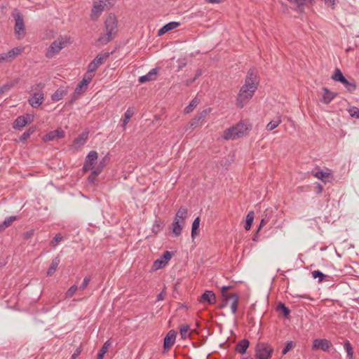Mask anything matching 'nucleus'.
<instances>
[{"label": "nucleus", "mask_w": 359, "mask_h": 359, "mask_svg": "<svg viewBox=\"0 0 359 359\" xmlns=\"http://www.w3.org/2000/svg\"><path fill=\"white\" fill-rule=\"evenodd\" d=\"M259 83V77L254 69H250L236 97V106L242 109L252 99Z\"/></svg>", "instance_id": "f257e3e1"}, {"label": "nucleus", "mask_w": 359, "mask_h": 359, "mask_svg": "<svg viewBox=\"0 0 359 359\" xmlns=\"http://www.w3.org/2000/svg\"><path fill=\"white\" fill-rule=\"evenodd\" d=\"M104 27L106 34H101L97 40V42L101 45L107 44L111 41L117 34L118 21L114 15L111 13L107 17L104 21Z\"/></svg>", "instance_id": "f03ea898"}, {"label": "nucleus", "mask_w": 359, "mask_h": 359, "mask_svg": "<svg viewBox=\"0 0 359 359\" xmlns=\"http://www.w3.org/2000/svg\"><path fill=\"white\" fill-rule=\"evenodd\" d=\"M70 43V39L67 37H59L55 40L46 52L47 58H52L57 54L62 48Z\"/></svg>", "instance_id": "7ed1b4c3"}, {"label": "nucleus", "mask_w": 359, "mask_h": 359, "mask_svg": "<svg viewBox=\"0 0 359 359\" xmlns=\"http://www.w3.org/2000/svg\"><path fill=\"white\" fill-rule=\"evenodd\" d=\"M114 3V0H95L90 15L92 20H97L102 12L108 8V6H111Z\"/></svg>", "instance_id": "20e7f679"}, {"label": "nucleus", "mask_w": 359, "mask_h": 359, "mask_svg": "<svg viewBox=\"0 0 359 359\" xmlns=\"http://www.w3.org/2000/svg\"><path fill=\"white\" fill-rule=\"evenodd\" d=\"M248 130V127L243 123H238L224 130L223 138L224 140H234L243 137Z\"/></svg>", "instance_id": "39448f33"}, {"label": "nucleus", "mask_w": 359, "mask_h": 359, "mask_svg": "<svg viewBox=\"0 0 359 359\" xmlns=\"http://www.w3.org/2000/svg\"><path fill=\"white\" fill-rule=\"evenodd\" d=\"M273 348L266 342H259L255 348L256 359H271L273 353Z\"/></svg>", "instance_id": "423d86ee"}, {"label": "nucleus", "mask_w": 359, "mask_h": 359, "mask_svg": "<svg viewBox=\"0 0 359 359\" xmlns=\"http://www.w3.org/2000/svg\"><path fill=\"white\" fill-rule=\"evenodd\" d=\"M110 53L106 52L103 54L97 55L88 66L87 74H90L95 72L97 68L104 63V62L109 57Z\"/></svg>", "instance_id": "0eeeda50"}, {"label": "nucleus", "mask_w": 359, "mask_h": 359, "mask_svg": "<svg viewBox=\"0 0 359 359\" xmlns=\"http://www.w3.org/2000/svg\"><path fill=\"white\" fill-rule=\"evenodd\" d=\"M210 108H208L198 114L185 127V130H188L189 128H196L202 125L205 121L207 116L210 112Z\"/></svg>", "instance_id": "6e6552de"}, {"label": "nucleus", "mask_w": 359, "mask_h": 359, "mask_svg": "<svg viewBox=\"0 0 359 359\" xmlns=\"http://www.w3.org/2000/svg\"><path fill=\"white\" fill-rule=\"evenodd\" d=\"M98 158V154L96 151H90L86 157L83 169L85 172L90 170V169L95 168V163Z\"/></svg>", "instance_id": "1a4fd4ad"}, {"label": "nucleus", "mask_w": 359, "mask_h": 359, "mask_svg": "<svg viewBox=\"0 0 359 359\" xmlns=\"http://www.w3.org/2000/svg\"><path fill=\"white\" fill-rule=\"evenodd\" d=\"M238 299L239 296L238 294L234 293L229 294L223 299L224 304L222 306H226L229 304L232 313L236 314L238 309Z\"/></svg>", "instance_id": "9d476101"}, {"label": "nucleus", "mask_w": 359, "mask_h": 359, "mask_svg": "<svg viewBox=\"0 0 359 359\" xmlns=\"http://www.w3.org/2000/svg\"><path fill=\"white\" fill-rule=\"evenodd\" d=\"M13 16L15 20V30L17 34L20 35L25 34V24L22 15L18 11H15Z\"/></svg>", "instance_id": "9b49d317"}, {"label": "nucleus", "mask_w": 359, "mask_h": 359, "mask_svg": "<svg viewBox=\"0 0 359 359\" xmlns=\"http://www.w3.org/2000/svg\"><path fill=\"white\" fill-rule=\"evenodd\" d=\"M65 137V131L61 128H57L55 130L48 132L43 136L42 140L45 142L53 141L56 139H61Z\"/></svg>", "instance_id": "f8f14e48"}, {"label": "nucleus", "mask_w": 359, "mask_h": 359, "mask_svg": "<svg viewBox=\"0 0 359 359\" xmlns=\"http://www.w3.org/2000/svg\"><path fill=\"white\" fill-rule=\"evenodd\" d=\"M177 332L175 330H170L166 334L163 340L164 350L170 349L175 343Z\"/></svg>", "instance_id": "ddd939ff"}, {"label": "nucleus", "mask_w": 359, "mask_h": 359, "mask_svg": "<svg viewBox=\"0 0 359 359\" xmlns=\"http://www.w3.org/2000/svg\"><path fill=\"white\" fill-rule=\"evenodd\" d=\"M93 76L91 74H86L82 79V80L80 81V83L78 84L77 87L74 90V94L80 95L83 92H84L87 89L89 83H90Z\"/></svg>", "instance_id": "4468645a"}, {"label": "nucleus", "mask_w": 359, "mask_h": 359, "mask_svg": "<svg viewBox=\"0 0 359 359\" xmlns=\"http://www.w3.org/2000/svg\"><path fill=\"white\" fill-rule=\"evenodd\" d=\"M331 346V342L326 339H316L313 341V344L314 349H321L323 351H329Z\"/></svg>", "instance_id": "2eb2a0df"}, {"label": "nucleus", "mask_w": 359, "mask_h": 359, "mask_svg": "<svg viewBox=\"0 0 359 359\" xmlns=\"http://www.w3.org/2000/svg\"><path fill=\"white\" fill-rule=\"evenodd\" d=\"M179 331L180 337L183 340L191 339L192 333L195 332L194 330L191 329L190 325L188 324L180 325L179 327Z\"/></svg>", "instance_id": "dca6fc26"}, {"label": "nucleus", "mask_w": 359, "mask_h": 359, "mask_svg": "<svg viewBox=\"0 0 359 359\" xmlns=\"http://www.w3.org/2000/svg\"><path fill=\"white\" fill-rule=\"evenodd\" d=\"M43 93L41 92L34 93L29 99V104L34 107H39L43 102Z\"/></svg>", "instance_id": "f3484780"}, {"label": "nucleus", "mask_w": 359, "mask_h": 359, "mask_svg": "<svg viewBox=\"0 0 359 359\" xmlns=\"http://www.w3.org/2000/svg\"><path fill=\"white\" fill-rule=\"evenodd\" d=\"M88 137V132H83L81 133L76 138L74 139L72 147L76 150L80 149L86 143Z\"/></svg>", "instance_id": "a211bd4d"}, {"label": "nucleus", "mask_w": 359, "mask_h": 359, "mask_svg": "<svg viewBox=\"0 0 359 359\" xmlns=\"http://www.w3.org/2000/svg\"><path fill=\"white\" fill-rule=\"evenodd\" d=\"M199 302L201 303H208L209 304H214L216 302V297L215 293L211 290H206L202 294Z\"/></svg>", "instance_id": "6ab92c4d"}, {"label": "nucleus", "mask_w": 359, "mask_h": 359, "mask_svg": "<svg viewBox=\"0 0 359 359\" xmlns=\"http://www.w3.org/2000/svg\"><path fill=\"white\" fill-rule=\"evenodd\" d=\"M24 48L22 47H15L10 50L7 53H4L6 62H11L13 61L16 56L20 55L22 52L23 51Z\"/></svg>", "instance_id": "aec40b11"}, {"label": "nucleus", "mask_w": 359, "mask_h": 359, "mask_svg": "<svg viewBox=\"0 0 359 359\" xmlns=\"http://www.w3.org/2000/svg\"><path fill=\"white\" fill-rule=\"evenodd\" d=\"M24 48L22 47H15L10 50L7 53H4L6 62H11L13 61L16 56L20 55L22 52L23 51Z\"/></svg>", "instance_id": "412c9836"}, {"label": "nucleus", "mask_w": 359, "mask_h": 359, "mask_svg": "<svg viewBox=\"0 0 359 359\" xmlns=\"http://www.w3.org/2000/svg\"><path fill=\"white\" fill-rule=\"evenodd\" d=\"M180 23L177 22H170L163 26L158 31V36H161L167 33L169 31H171L174 29L177 28L180 26Z\"/></svg>", "instance_id": "4be33fe9"}, {"label": "nucleus", "mask_w": 359, "mask_h": 359, "mask_svg": "<svg viewBox=\"0 0 359 359\" xmlns=\"http://www.w3.org/2000/svg\"><path fill=\"white\" fill-rule=\"evenodd\" d=\"M323 90L322 102L325 104L330 103L337 95L336 93L330 91L327 88H323Z\"/></svg>", "instance_id": "5701e85b"}, {"label": "nucleus", "mask_w": 359, "mask_h": 359, "mask_svg": "<svg viewBox=\"0 0 359 359\" xmlns=\"http://www.w3.org/2000/svg\"><path fill=\"white\" fill-rule=\"evenodd\" d=\"M249 346H250V341L248 339H242V340L239 341L237 343V344L236 345L235 351L237 353L243 355L244 353H245Z\"/></svg>", "instance_id": "b1692460"}, {"label": "nucleus", "mask_w": 359, "mask_h": 359, "mask_svg": "<svg viewBox=\"0 0 359 359\" xmlns=\"http://www.w3.org/2000/svg\"><path fill=\"white\" fill-rule=\"evenodd\" d=\"M289 1L297 6L296 11L299 13L304 12L305 6L313 4V0H290Z\"/></svg>", "instance_id": "393cba45"}, {"label": "nucleus", "mask_w": 359, "mask_h": 359, "mask_svg": "<svg viewBox=\"0 0 359 359\" xmlns=\"http://www.w3.org/2000/svg\"><path fill=\"white\" fill-rule=\"evenodd\" d=\"M157 73V69H152L146 75L139 77V82L140 83H146L147 81L155 80V76Z\"/></svg>", "instance_id": "a878e982"}, {"label": "nucleus", "mask_w": 359, "mask_h": 359, "mask_svg": "<svg viewBox=\"0 0 359 359\" xmlns=\"http://www.w3.org/2000/svg\"><path fill=\"white\" fill-rule=\"evenodd\" d=\"M184 224V222L179 221V220H173V222L171 225V229L172 233L176 236H178L181 234L182 231V226Z\"/></svg>", "instance_id": "bb28decb"}, {"label": "nucleus", "mask_w": 359, "mask_h": 359, "mask_svg": "<svg viewBox=\"0 0 359 359\" xmlns=\"http://www.w3.org/2000/svg\"><path fill=\"white\" fill-rule=\"evenodd\" d=\"M60 262V259L59 257H55L50 264V266L47 270V276H51L56 271L59 264Z\"/></svg>", "instance_id": "cd10ccee"}, {"label": "nucleus", "mask_w": 359, "mask_h": 359, "mask_svg": "<svg viewBox=\"0 0 359 359\" xmlns=\"http://www.w3.org/2000/svg\"><path fill=\"white\" fill-rule=\"evenodd\" d=\"M27 125V121H25L24 116H18L13 123V128L15 130H20L22 128L25 127Z\"/></svg>", "instance_id": "c85d7f7f"}, {"label": "nucleus", "mask_w": 359, "mask_h": 359, "mask_svg": "<svg viewBox=\"0 0 359 359\" xmlns=\"http://www.w3.org/2000/svg\"><path fill=\"white\" fill-rule=\"evenodd\" d=\"M67 91L66 89L60 88H58L51 96L52 100L55 102H57L62 99V97L66 95Z\"/></svg>", "instance_id": "c756f323"}, {"label": "nucleus", "mask_w": 359, "mask_h": 359, "mask_svg": "<svg viewBox=\"0 0 359 359\" xmlns=\"http://www.w3.org/2000/svg\"><path fill=\"white\" fill-rule=\"evenodd\" d=\"M187 209L181 207L177 212H176V215L175 216V220H179L184 223V220L186 217H187Z\"/></svg>", "instance_id": "7c9ffc66"}, {"label": "nucleus", "mask_w": 359, "mask_h": 359, "mask_svg": "<svg viewBox=\"0 0 359 359\" xmlns=\"http://www.w3.org/2000/svg\"><path fill=\"white\" fill-rule=\"evenodd\" d=\"M15 216H10L6 217L1 224H0V232L4 231L6 229L9 227L12 223L16 220Z\"/></svg>", "instance_id": "2f4dec72"}, {"label": "nucleus", "mask_w": 359, "mask_h": 359, "mask_svg": "<svg viewBox=\"0 0 359 359\" xmlns=\"http://www.w3.org/2000/svg\"><path fill=\"white\" fill-rule=\"evenodd\" d=\"M19 82V79H15L13 81H10L0 87V94H3L6 91H8L13 86L18 84Z\"/></svg>", "instance_id": "473e14b6"}, {"label": "nucleus", "mask_w": 359, "mask_h": 359, "mask_svg": "<svg viewBox=\"0 0 359 359\" xmlns=\"http://www.w3.org/2000/svg\"><path fill=\"white\" fill-rule=\"evenodd\" d=\"M313 175L323 181L324 182H326V179L331 175V172L328 169H326V171L318 170L317 172L313 173Z\"/></svg>", "instance_id": "72a5a7b5"}, {"label": "nucleus", "mask_w": 359, "mask_h": 359, "mask_svg": "<svg viewBox=\"0 0 359 359\" xmlns=\"http://www.w3.org/2000/svg\"><path fill=\"white\" fill-rule=\"evenodd\" d=\"M36 130V128L35 126H32L29 128L25 132L22 133V135L20 137V140L22 142H25L29 137L34 134Z\"/></svg>", "instance_id": "f704fd0d"}, {"label": "nucleus", "mask_w": 359, "mask_h": 359, "mask_svg": "<svg viewBox=\"0 0 359 359\" xmlns=\"http://www.w3.org/2000/svg\"><path fill=\"white\" fill-rule=\"evenodd\" d=\"M276 310L281 312L285 318H287L290 313V310L282 302H279L277 304Z\"/></svg>", "instance_id": "c9c22d12"}, {"label": "nucleus", "mask_w": 359, "mask_h": 359, "mask_svg": "<svg viewBox=\"0 0 359 359\" xmlns=\"http://www.w3.org/2000/svg\"><path fill=\"white\" fill-rule=\"evenodd\" d=\"M254 217H255L254 212L250 211L246 216L245 225V230L248 231L250 229L252 224L254 220Z\"/></svg>", "instance_id": "e433bc0d"}, {"label": "nucleus", "mask_w": 359, "mask_h": 359, "mask_svg": "<svg viewBox=\"0 0 359 359\" xmlns=\"http://www.w3.org/2000/svg\"><path fill=\"white\" fill-rule=\"evenodd\" d=\"M200 225V218L197 217L192 223L191 226V237L194 238L198 234V229Z\"/></svg>", "instance_id": "4c0bfd02"}, {"label": "nucleus", "mask_w": 359, "mask_h": 359, "mask_svg": "<svg viewBox=\"0 0 359 359\" xmlns=\"http://www.w3.org/2000/svg\"><path fill=\"white\" fill-rule=\"evenodd\" d=\"M111 346L110 341L108 340L107 341L100 350L98 354H97V359H103L104 354L107 353V350Z\"/></svg>", "instance_id": "58836bf2"}, {"label": "nucleus", "mask_w": 359, "mask_h": 359, "mask_svg": "<svg viewBox=\"0 0 359 359\" xmlns=\"http://www.w3.org/2000/svg\"><path fill=\"white\" fill-rule=\"evenodd\" d=\"M344 348L346 351L347 357L349 359H353V350L351 344L349 341L346 340L344 344Z\"/></svg>", "instance_id": "ea45409f"}, {"label": "nucleus", "mask_w": 359, "mask_h": 359, "mask_svg": "<svg viewBox=\"0 0 359 359\" xmlns=\"http://www.w3.org/2000/svg\"><path fill=\"white\" fill-rule=\"evenodd\" d=\"M164 223L161 220H156L153 226H152V232L155 234L159 233L163 228Z\"/></svg>", "instance_id": "a19ab883"}, {"label": "nucleus", "mask_w": 359, "mask_h": 359, "mask_svg": "<svg viewBox=\"0 0 359 359\" xmlns=\"http://www.w3.org/2000/svg\"><path fill=\"white\" fill-rule=\"evenodd\" d=\"M280 123L281 118L280 116H278L276 120L271 121L267 124L266 130L269 131L273 130L277 128Z\"/></svg>", "instance_id": "79ce46f5"}, {"label": "nucleus", "mask_w": 359, "mask_h": 359, "mask_svg": "<svg viewBox=\"0 0 359 359\" xmlns=\"http://www.w3.org/2000/svg\"><path fill=\"white\" fill-rule=\"evenodd\" d=\"M198 100L196 98L193 99L189 103V104L185 107L184 112L186 114H189L194 110V109L198 105Z\"/></svg>", "instance_id": "37998d69"}, {"label": "nucleus", "mask_w": 359, "mask_h": 359, "mask_svg": "<svg viewBox=\"0 0 359 359\" xmlns=\"http://www.w3.org/2000/svg\"><path fill=\"white\" fill-rule=\"evenodd\" d=\"M344 75L341 70L338 68L335 69L334 74L332 76V79L335 81L339 82L343 78Z\"/></svg>", "instance_id": "c03bdc74"}, {"label": "nucleus", "mask_w": 359, "mask_h": 359, "mask_svg": "<svg viewBox=\"0 0 359 359\" xmlns=\"http://www.w3.org/2000/svg\"><path fill=\"white\" fill-rule=\"evenodd\" d=\"M78 290V287L76 285L71 286L65 293V298L69 299L74 296L76 291Z\"/></svg>", "instance_id": "a18cd8bd"}, {"label": "nucleus", "mask_w": 359, "mask_h": 359, "mask_svg": "<svg viewBox=\"0 0 359 359\" xmlns=\"http://www.w3.org/2000/svg\"><path fill=\"white\" fill-rule=\"evenodd\" d=\"M312 277L315 279L318 278L319 282H322L326 276L320 271H313L312 272Z\"/></svg>", "instance_id": "49530a36"}, {"label": "nucleus", "mask_w": 359, "mask_h": 359, "mask_svg": "<svg viewBox=\"0 0 359 359\" xmlns=\"http://www.w3.org/2000/svg\"><path fill=\"white\" fill-rule=\"evenodd\" d=\"M108 157L104 156L102 158L98 163L97 166H95V169L97 170L98 172H101L102 169L104 168L106 165V161H107Z\"/></svg>", "instance_id": "de8ad7c7"}, {"label": "nucleus", "mask_w": 359, "mask_h": 359, "mask_svg": "<svg viewBox=\"0 0 359 359\" xmlns=\"http://www.w3.org/2000/svg\"><path fill=\"white\" fill-rule=\"evenodd\" d=\"M90 170L91 171V173L88 177V181L90 183L93 184L95 182L97 176L100 175V172L96 170L95 168L90 169Z\"/></svg>", "instance_id": "09e8293b"}, {"label": "nucleus", "mask_w": 359, "mask_h": 359, "mask_svg": "<svg viewBox=\"0 0 359 359\" xmlns=\"http://www.w3.org/2000/svg\"><path fill=\"white\" fill-rule=\"evenodd\" d=\"M166 265V264L163 262V259H161V258L156 260L154 264H153V268L155 269V270H158L159 269H161L163 268V266H165Z\"/></svg>", "instance_id": "8fccbe9b"}, {"label": "nucleus", "mask_w": 359, "mask_h": 359, "mask_svg": "<svg viewBox=\"0 0 359 359\" xmlns=\"http://www.w3.org/2000/svg\"><path fill=\"white\" fill-rule=\"evenodd\" d=\"M201 74H202V70L201 69H198L196 70L195 76H193V79L186 81V83H185L186 86H189L190 84L194 83Z\"/></svg>", "instance_id": "3c124183"}, {"label": "nucleus", "mask_w": 359, "mask_h": 359, "mask_svg": "<svg viewBox=\"0 0 359 359\" xmlns=\"http://www.w3.org/2000/svg\"><path fill=\"white\" fill-rule=\"evenodd\" d=\"M134 114V109L133 107H129L124 114L123 120H126V121L129 122L130 118Z\"/></svg>", "instance_id": "603ef678"}, {"label": "nucleus", "mask_w": 359, "mask_h": 359, "mask_svg": "<svg viewBox=\"0 0 359 359\" xmlns=\"http://www.w3.org/2000/svg\"><path fill=\"white\" fill-rule=\"evenodd\" d=\"M294 347L293 341H288L286 342L285 348L282 351L283 355L287 354Z\"/></svg>", "instance_id": "864d4df0"}, {"label": "nucleus", "mask_w": 359, "mask_h": 359, "mask_svg": "<svg viewBox=\"0 0 359 359\" xmlns=\"http://www.w3.org/2000/svg\"><path fill=\"white\" fill-rule=\"evenodd\" d=\"M172 253L170 251H165L161 256V259L167 264L168 261L171 259Z\"/></svg>", "instance_id": "5fc2aeb1"}, {"label": "nucleus", "mask_w": 359, "mask_h": 359, "mask_svg": "<svg viewBox=\"0 0 359 359\" xmlns=\"http://www.w3.org/2000/svg\"><path fill=\"white\" fill-rule=\"evenodd\" d=\"M344 86L349 92H353L356 89V85L355 83L350 82L349 81H347L346 83H345Z\"/></svg>", "instance_id": "6e6d98bb"}, {"label": "nucleus", "mask_w": 359, "mask_h": 359, "mask_svg": "<svg viewBox=\"0 0 359 359\" xmlns=\"http://www.w3.org/2000/svg\"><path fill=\"white\" fill-rule=\"evenodd\" d=\"M63 237L60 233H57L55 235V236L53 238V241H51V245L53 247H55L58 243H60L62 240Z\"/></svg>", "instance_id": "4d7b16f0"}, {"label": "nucleus", "mask_w": 359, "mask_h": 359, "mask_svg": "<svg viewBox=\"0 0 359 359\" xmlns=\"http://www.w3.org/2000/svg\"><path fill=\"white\" fill-rule=\"evenodd\" d=\"M90 281V278L89 276L85 277L83 280L82 284L79 287V289L81 290H84L88 285Z\"/></svg>", "instance_id": "13d9d810"}, {"label": "nucleus", "mask_w": 359, "mask_h": 359, "mask_svg": "<svg viewBox=\"0 0 359 359\" xmlns=\"http://www.w3.org/2000/svg\"><path fill=\"white\" fill-rule=\"evenodd\" d=\"M349 113L351 116L359 118V109L357 107H353L349 110Z\"/></svg>", "instance_id": "bf43d9fd"}, {"label": "nucleus", "mask_w": 359, "mask_h": 359, "mask_svg": "<svg viewBox=\"0 0 359 359\" xmlns=\"http://www.w3.org/2000/svg\"><path fill=\"white\" fill-rule=\"evenodd\" d=\"M231 287H232V286H230V285L222 287L221 292H222V299H224L226 297H227L229 295V294L227 293V291Z\"/></svg>", "instance_id": "052dcab7"}, {"label": "nucleus", "mask_w": 359, "mask_h": 359, "mask_svg": "<svg viewBox=\"0 0 359 359\" xmlns=\"http://www.w3.org/2000/svg\"><path fill=\"white\" fill-rule=\"evenodd\" d=\"M23 116H24V118L25 119V121H27V124H29L32 122H33V121L34 119V116L31 114H27L24 115Z\"/></svg>", "instance_id": "680f3d73"}, {"label": "nucleus", "mask_w": 359, "mask_h": 359, "mask_svg": "<svg viewBox=\"0 0 359 359\" xmlns=\"http://www.w3.org/2000/svg\"><path fill=\"white\" fill-rule=\"evenodd\" d=\"M325 5H327V6H330L332 7V8H334L335 6V4H336V0H323Z\"/></svg>", "instance_id": "e2e57ef3"}, {"label": "nucleus", "mask_w": 359, "mask_h": 359, "mask_svg": "<svg viewBox=\"0 0 359 359\" xmlns=\"http://www.w3.org/2000/svg\"><path fill=\"white\" fill-rule=\"evenodd\" d=\"M205 2L209 4H220L224 1V0H205Z\"/></svg>", "instance_id": "0e129e2a"}, {"label": "nucleus", "mask_w": 359, "mask_h": 359, "mask_svg": "<svg viewBox=\"0 0 359 359\" xmlns=\"http://www.w3.org/2000/svg\"><path fill=\"white\" fill-rule=\"evenodd\" d=\"M268 222V220L265 219H262L260 222L258 231H259L266 223Z\"/></svg>", "instance_id": "69168bd1"}, {"label": "nucleus", "mask_w": 359, "mask_h": 359, "mask_svg": "<svg viewBox=\"0 0 359 359\" xmlns=\"http://www.w3.org/2000/svg\"><path fill=\"white\" fill-rule=\"evenodd\" d=\"M165 297V293L163 292H161L157 295L156 300L157 301H162L163 300Z\"/></svg>", "instance_id": "338daca9"}, {"label": "nucleus", "mask_w": 359, "mask_h": 359, "mask_svg": "<svg viewBox=\"0 0 359 359\" xmlns=\"http://www.w3.org/2000/svg\"><path fill=\"white\" fill-rule=\"evenodd\" d=\"M316 187H317V191H316L317 194H321L323 191V186L320 184L318 183Z\"/></svg>", "instance_id": "774afa93"}]
</instances>
